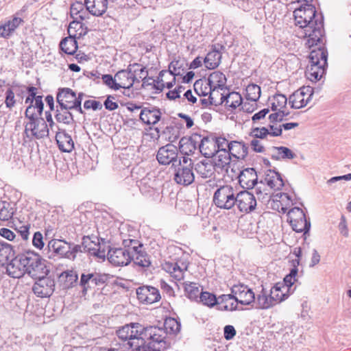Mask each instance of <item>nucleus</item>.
<instances>
[{"mask_svg":"<svg viewBox=\"0 0 351 351\" xmlns=\"http://www.w3.org/2000/svg\"><path fill=\"white\" fill-rule=\"evenodd\" d=\"M245 97L247 101L255 103L261 96V88L256 84H249L245 89Z\"/></svg>","mask_w":351,"mask_h":351,"instance_id":"3c124183","label":"nucleus"},{"mask_svg":"<svg viewBox=\"0 0 351 351\" xmlns=\"http://www.w3.org/2000/svg\"><path fill=\"white\" fill-rule=\"evenodd\" d=\"M78 279L76 271L73 270H66L62 272L59 276V280L62 284L63 289H67L77 282Z\"/></svg>","mask_w":351,"mask_h":351,"instance_id":"e433bc0d","label":"nucleus"},{"mask_svg":"<svg viewBox=\"0 0 351 351\" xmlns=\"http://www.w3.org/2000/svg\"><path fill=\"white\" fill-rule=\"evenodd\" d=\"M198 302H200L204 305L209 307H213L217 304L216 296L207 291H202L198 299Z\"/></svg>","mask_w":351,"mask_h":351,"instance_id":"5fc2aeb1","label":"nucleus"},{"mask_svg":"<svg viewBox=\"0 0 351 351\" xmlns=\"http://www.w3.org/2000/svg\"><path fill=\"white\" fill-rule=\"evenodd\" d=\"M84 3L78 1L73 3L71 6V16L75 19L79 14H82V11L84 8Z\"/></svg>","mask_w":351,"mask_h":351,"instance_id":"680f3d73","label":"nucleus"},{"mask_svg":"<svg viewBox=\"0 0 351 351\" xmlns=\"http://www.w3.org/2000/svg\"><path fill=\"white\" fill-rule=\"evenodd\" d=\"M117 337L129 339L132 351H163L169 345L162 327H143L138 323L126 324L117 331Z\"/></svg>","mask_w":351,"mask_h":351,"instance_id":"f257e3e1","label":"nucleus"},{"mask_svg":"<svg viewBox=\"0 0 351 351\" xmlns=\"http://www.w3.org/2000/svg\"><path fill=\"white\" fill-rule=\"evenodd\" d=\"M248 147L243 142H230L229 153L237 159H244L247 155Z\"/></svg>","mask_w":351,"mask_h":351,"instance_id":"72a5a7b5","label":"nucleus"},{"mask_svg":"<svg viewBox=\"0 0 351 351\" xmlns=\"http://www.w3.org/2000/svg\"><path fill=\"white\" fill-rule=\"evenodd\" d=\"M221 53L215 46L212 51L208 52L204 61L205 66L208 69H215L221 63Z\"/></svg>","mask_w":351,"mask_h":351,"instance_id":"c9c22d12","label":"nucleus"},{"mask_svg":"<svg viewBox=\"0 0 351 351\" xmlns=\"http://www.w3.org/2000/svg\"><path fill=\"white\" fill-rule=\"evenodd\" d=\"M14 255V251L10 244L0 242V264L4 265L10 258Z\"/></svg>","mask_w":351,"mask_h":351,"instance_id":"09e8293b","label":"nucleus"},{"mask_svg":"<svg viewBox=\"0 0 351 351\" xmlns=\"http://www.w3.org/2000/svg\"><path fill=\"white\" fill-rule=\"evenodd\" d=\"M222 301L228 302L235 299L237 302L248 305L255 302L254 293L247 286L243 285H234L231 289V294H224L219 297Z\"/></svg>","mask_w":351,"mask_h":351,"instance_id":"1a4fd4ad","label":"nucleus"},{"mask_svg":"<svg viewBox=\"0 0 351 351\" xmlns=\"http://www.w3.org/2000/svg\"><path fill=\"white\" fill-rule=\"evenodd\" d=\"M20 255L25 265V272L29 276L32 278L47 275L49 270L38 254L27 251Z\"/></svg>","mask_w":351,"mask_h":351,"instance_id":"20e7f679","label":"nucleus"},{"mask_svg":"<svg viewBox=\"0 0 351 351\" xmlns=\"http://www.w3.org/2000/svg\"><path fill=\"white\" fill-rule=\"evenodd\" d=\"M325 40L319 43L316 49H313L309 55V64L305 71L306 77L311 82L321 80L325 74L328 66V51L324 47Z\"/></svg>","mask_w":351,"mask_h":351,"instance_id":"7ed1b4c3","label":"nucleus"},{"mask_svg":"<svg viewBox=\"0 0 351 351\" xmlns=\"http://www.w3.org/2000/svg\"><path fill=\"white\" fill-rule=\"evenodd\" d=\"M215 161L214 165L221 169L228 167L231 160V155L228 151H221L215 153Z\"/></svg>","mask_w":351,"mask_h":351,"instance_id":"49530a36","label":"nucleus"},{"mask_svg":"<svg viewBox=\"0 0 351 351\" xmlns=\"http://www.w3.org/2000/svg\"><path fill=\"white\" fill-rule=\"evenodd\" d=\"M14 214V209L11 203L7 201H0V220L8 221Z\"/></svg>","mask_w":351,"mask_h":351,"instance_id":"8fccbe9b","label":"nucleus"},{"mask_svg":"<svg viewBox=\"0 0 351 351\" xmlns=\"http://www.w3.org/2000/svg\"><path fill=\"white\" fill-rule=\"evenodd\" d=\"M179 148L182 152L188 155L195 149V145L191 138L183 137L179 142Z\"/></svg>","mask_w":351,"mask_h":351,"instance_id":"6e6d98bb","label":"nucleus"},{"mask_svg":"<svg viewBox=\"0 0 351 351\" xmlns=\"http://www.w3.org/2000/svg\"><path fill=\"white\" fill-rule=\"evenodd\" d=\"M237 191L231 185H223L218 188L214 193L213 201L214 204L220 209L230 210L237 202Z\"/></svg>","mask_w":351,"mask_h":351,"instance_id":"0eeeda50","label":"nucleus"},{"mask_svg":"<svg viewBox=\"0 0 351 351\" xmlns=\"http://www.w3.org/2000/svg\"><path fill=\"white\" fill-rule=\"evenodd\" d=\"M236 205L241 212L250 213L255 210L257 200L254 194L247 191H243L237 192Z\"/></svg>","mask_w":351,"mask_h":351,"instance_id":"2eb2a0df","label":"nucleus"},{"mask_svg":"<svg viewBox=\"0 0 351 351\" xmlns=\"http://www.w3.org/2000/svg\"><path fill=\"white\" fill-rule=\"evenodd\" d=\"M313 95V88L312 87L309 86H303L289 96V104L292 108H302L310 102Z\"/></svg>","mask_w":351,"mask_h":351,"instance_id":"f8f14e48","label":"nucleus"},{"mask_svg":"<svg viewBox=\"0 0 351 351\" xmlns=\"http://www.w3.org/2000/svg\"><path fill=\"white\" fill-rule=\"evenodd\" d=\"M287 98L282 94H276L269 99L271 110H285L287 104Z\"/></svg>","mask_w":351,"mask_h":351,"instance_id":"c03bdc74","label":"nucleus"},{"mask_svg":"<svg viewBox=\"0 0 351 351\" xmlns=\"http://www.w3.org/2000/svg\"><path fill=\"white\" fill-rule=\"evenodd\" d=\"M46 276L32 277V278L37 279V281L33 285L32 291L38 297H49L55 290L56 284L54 279Z\"/></svg>","mask_w":351,"mask_h":351,"instance_id":"ddd939ff","label":"nucleus"},{"mask_svg":"<svg viewBox=\"0 0 351 351\" xmlns=\"http://www.w3.org/2000/svg\"><path fill=\"white\" fill-rule=\"evenodd\" d=\"M109 279V276L106 274L88 273L82 274L80 278V285L84 289L90 287V285H101Z\"/></svg>","mask_w":351,"mask_h":351,"instance_id":"6ab92c4d","label":"nucleus"},{"mask_svg":"<svg viewBox=\"0 0 351 351\" xmlns=\"http://www.w3.org/2000/svg\"><path fill=\"white\" fill-rule=\"evenodd\" d=\"M250 147L255 152L263 153L265 152L264 146L262 145L261 141L256 138H253L250 141Z\"/></svg>","mask_w":351,"mask_h":351,"instance_id":"338daca9","label":"nucleus"},{"mask_svg":"<svg viewBox=\"0 0 351 351\" xmlns=\"http://www.w3.org/2000/svg\"><path fill=\"white\" fill-rule=\"evenodd\" d=\"M195 170L202 178H210L215 175V165L210 160H203L195 165Z\"/></svg>","mask_w":351,"mask_h":351,"instance_id":"cd10ccee","label":"nucleus"},{"mask_svg":"<svg viewBox=\"0 0 351 351\" xmlns=\"http://www.w3.org/2000/svg\"><path fill=\"white\" fill-rule=\"evenodd\" d=\"M24 133L28 138L40 139L48 136L49 129L45 121L40 118L34 121L26 123Z\"/></svg>","mask_w":351,"mask_h":351,"instance_id":"4468645a","label":"nucleus"},{"mask_svg":"<svg viewBox=\"0 0 351 351\" xmlns=\"http://www.w3.org/2000/svg\"><path fill=\"white\" fill-rule=\"evenodd\" d=\"M254 302L256 304V307L261 309H267L275 306L271 297L269 296V293L263 288L260 293L257 295L256 300Z\"/></svg>","mask_w":351,"mask_h":351,"instance_id":"58836bf2","label":"nucleus"},{"mask_svg":"<svg viewBox=\"0 0 351 351\" xmlns=\"http://www.w3.org/2000/svg\"><path fill=\"white\" fill-rule=\"evenodd\" d=\"M275 112L269 114V119L271 122L281 121L284 117L289 115V112L285 110H274Z\"/></svg>","mask_w":351,"mask_h":351,"instance_id":"e2e57ef3","label":"nucleus"},{"mask_svg":"<svg viewBox=\"0 0 351 351\" xmlns=\"http://www.w3.org/2000/svg\"><path fill=\"white\" fill-rule=\"evenodd\" d=\"M139 67L138 64H130L126 70H121L115 74L116 87L114 90L120 88H130L133 86L136 81V75L137 69Z\"/></svg>","mask_w":351,"mask_h":351,"instance_id":"9b49d317","label":"nucleus"},{"mask_svg":"<svg viewBox=\"0 0 351 351\" xmlns=\"http://www.w3.org/2000/svg\"><path fill=\"white\" fill-rule=\"evenodd\" d=\"M271 151V158L277 160L293 159L296 156L289 148L283 146L273 147Z\"/></svg>","mask_w":351,"mask_h":351,"instance_id":"4c0bfd02","label":"nucleus"},{"mask_svg":"<svg viewBox=\"0 0 351 351\" xmlns=\"http://www.w3.org/2000/svg\"><path fill=\"white\" fill-rule=\"evenodd\" d=\"M239 182L243 189H252L256 184L258 176L253 168H246L241 171L239 175Z\"/></svg>","mask_w":351,"mask_h":351,"instance_id":"aec40b11","label":"nucleus"},{"mask_svg":"<svg viewBox=\"0 0 351 351\" xmlns=\"http://www.w3.org/2000/svg\"><path fill=\"white\" fill-rule=\"evenodd\" d=\"M48 247L56 254L67 258L70 248L69 242L64 240L52 239L49 242Z\"/></svg>","mask_w":351,"mask_h":351,"instance_id":"7c9ffc66","label":"nucleus"},{"mask_svg":"<svg viewBox=\"0 0 351 351\" xmlns=\"http://www.w3.org/2000/svg\"><path fill=\"white\" fill-rule=\"evenodd\" d=\"M130 245L131 247H135L134 250H131V254H132V261L135 265L143 267H149L151 262L147 253L143 249V245L138 240L132 239Z\"/></svg>","mask_w":351,"mask_h":351,"instance_id":"a211bd4d","label":"nucleus"},{"mask_svg":"<svg viewBox=\"0 0 351 351\" xmlns=\"http://www.w3.org/2000/svg\"><path fill=\"white\" fill-rule=\"evenodd\" d=\"M274 197V207L276 208L278 212L285 213L292 204V200L290 196L287 193H277Z\"/></svg>","mask_w":351,"mask_h":351,"instance_id":"473e14b6","label":"nucleus"},{"mask_svg":"<svg viewBox=\"0 0 351 351\" xmlns=\"http://www.w3.org/2000/svg\"><path fill=\"white\" fill-rule=\"evenodd\" d=\"M215 141L217 143L215 144V147L217 149V152L221 151H228L230 149V143L228 140L223 137H218L215 138Z\"/></svg>","mask_w":351,"mask_h":351,"instance_id":"052dcab7","label":"nucleus"},{"mask_svg":"<svg viewBox=\"0 0 351 351\" xmlns=\"http://www.w3.org/2000/svg\"><path fill=\"white\" fill-rule=\"evenodd\" d=\"M23 22V19L18 16H13L5 21L0 25V36L4 38H9Z\"/></svg>","mask_w":351,"mask_h":351,"instance_id":"393cba45","label":"nucleus"},{"mask_svg":"<svg viewBox=\"0 0 351 351\" xmlns=\"http://www.w3.org/2000/svg\"><path fill=\"white\" fill-rule=\"evenodd\" d=\"M179 323L173 318L167 319L165 321L164 328H162L166 332V336L168 333L175 334L180 330Z\"/></svg>","mask_w":351,"mask_h":351,"instance_id":"4d7b16f0","label":"nucleus"},{"mask_svg":"<svg viewBox=\"0 0 351 351\" xmlns=\"http://www.w3.org/2000/svg\"><path fill=\"white\" fill-rule=\"evenodd\" d=\"M291 293H292L289 291V288L287 286H285L279 282L271 289L269 296L271 297L272 301L276 305L288 298Z\"/></svg>","mask_w":351,"mask_h":351,"instance_id":"c85d7f7f","label":"nucleus"},{"mask_svg":"<svg viewBox=\"0 0 351 351\" xmlns=\"http://www.w3.org/2000/svg\"><path fill=\"white\" fill-rule=\"evenodd\" d=\"M174 180L181 185L188 186L192 184L195 180L193 171V160L186 156L180 157L178 163H173Z\"/></svg>","mask_w":351,"mask_h":351,"instance_id":"39448f33","label":"nucleus"},{"mask_svg":"<svg viewBox=\"0 0 351 351\" xmlns=\"http://www.w3.org/2000/svg\"><path fill=\"white\" fill-rule=\"evenodd\" d=\"M84 93H80L76 95L72 89L69 88H62L58 90L56 100L59 106L76 110L80 114H84L81 104Z\"/></svg>","mask_w":351,"mask_h":351,"instance_id":"6e6552de","label":"nucleus"},{"mask_svg":"<svg viewBox=\"0 0 351 351\" xmlns=\"http://www.w3.org/2000/svg\"><path fill=\"white\" fill-rule=\"evenodd\" d=\"M262 185H267L270 189L280 190L284 186L283 180L280 173L269 170L265 178L261 181Z\"/></svg>","mask_w":351,"mask_h":351,"instance_id":"5701e85b","label":"nucleus"},{"mask_svg":"<svg viewBox=\"0 0 351 351\" xmlns=\"http://www.w3.org/2000/svg\"><path fill=\"white\" fill-rule=\"evenodd\" d=\"M88 241V239L87 238H82V243L81 245H76L73 243H69L70 248L69 254H67V258L70 260H75L77 254L80 252H84V249L85 248H89L88 247L86 243Z\"/></svg>","mask_w":351,"mask_h":351,"instance_id":"de8ad7c7","label":"nucleus"},{"mask_svg":"<svg viewBox=\"0 0 351 351\" xmlns=\"http://www.w3.org/2000/svg\"><path fill=\"white\" fill-rule=\"evenodd\" d=\"M160 109L156 107H146L141 109L140 119L146 125H155L161 118Z\"/></svg>","mask_w":351,"mask_h":351,"instance_id":"4be33fe9","label":"nucleus"},{"mask_svg":"<svg viewBox=\"0 0 351 351\" xmlns=\"http://www.w3.org/2000/svg\"><path fill=\"white\" fill-rule=\"evenodd\" d=\"M221 100V104L234 110L242 104L243 99L239 93L232 92L226 96H222Z\"/></svg>","mask_w":351,"mask_h":351,"instance_id":"ea45409f","label":"nucleus"},{"mask_svg":"<svg viewBox=\"0 0 351 351\" xmlns=\"http://www.w3.org/2000/svg\"><path fill=\"white\" fill-rule=\"evenodd\" d=\"M183 286L185 295L191 300L198 302L202 293L201 287L197 283L192 282H184Z\"/></svg>","mask_w":351,"mask_h":351,"instance_id":"f704fd0d","label":"nucleus"},{"mask_svg":"<svg viewBox=\"0 0 351 351\" xmlns=\"http://www.w3.org/2000/svg\"><path fill=\"white\" fill-rule=\"evenodd\" d=\"M216 143L215 138L204 137L199 145V152L206 158H210L217 152Z\"/></svg>","mask_w":351,"mask_h":351,"instance_id":"2f4dec72","label":"nucleus"},{"mask_svg":"<svg viewBox=\"0 0 351 351\" xmlns=\"http://www.w3.org/2000/svg\"><path fill=\"white\" fill-rule=\"evenodd\" d=\"M287 221L292 229L297 232H304L306 234L311 228V222L306 219L302 209L294 207L287 212Z\"/></svg>","mask_w":351,"mask_h":351,"instance_id":"9d476101","label":"nucleus"},{"mask_svg":"<svg viewBox=\"0 0 351 351\" xmlns=\"http://www.w3.org/2000/svg\"><path fill=\"white\" fill-rule=\"evenodd\" d=\"M71 110V109L57 106L55 114L56 121L68 126L74 127L75 121L73 114L70 112Z\"/></svg>","mask_w":351,"mask_h":351,"instance_id":"c756f323","label":"nucleus"},{"mask_svg":"<svg viewBox=\"0 0 351 351\" xmlns=\"http://www.w3.org/2000/svg\"><path fill=\"white\" fill-rule=\"evenodd\" d=\"M15 94L16 92L12 88H8L5 92V105L9 110H12L16 104Z\"/></svg>","mask_w":351,"mask_h":351,"instance_id":"13d9d810","label":"nucleus"},{"mask_svg":"<svg viewBox=\"0 0 351 351\" xmlns=\"http://www.w3.org/2000/svg\"><path fill=\"white\" fill-rule=\"evenodd\" d=\"M194 90L199 96H206L213 95V90L207 80H198L194 85Z\"/></svg>","mask_w":351,"mask_h":351,"instance_id":"a18cd8bd","label":"nucleus"},{"mask_svg":"<svg viewBox=\"0 0 351 351\" xmlns=\"http://www.w3.org/2000/svg\"><path fill=\"white\" fill-rule=\"evenodd\" d=\"M56 140L62 152H71L74 149V142L71 136L64 130H59L56 132Z\"/></svg>","mask_w":351,"mask_h":351,"instance_id":"bb28decb","label":"nucleus"},{"mask_svg":"<svg viewBox=\"0 0 351 351\" xmlns=\"http://www.w3.org/2000/svg\"><path fill=\"white\" fill-rule=\"evenodd\" d=\"M162 267L175 280H180L183 279L184 271L187 270L188 265L184 263H181V265H180L178 263L166 262Z\"/></svg>","mask_w":351,"mask_h":351,"instance_id":"b1692460","label":"nucleus"},{"mask_svg":"<svg viewBox=\"0 0 351 351\" xmlns=\"http://www.w3.org/2000/svg\"><path fill=\"white\" fill-rule=\"evenodd\" d=\"M137 298L140 302L152 304L158 302L160 298L159 290L152 286H143L136 289Z\"/></svg>","mask_w":351,"mask_h":351,"instance_id":"f3484780","label":"nucleus"},{"mask_svg":"<svg viewBox=\"0 0 351 351\" xmlns=\"http://www.w3.org/2000/svg\"><path fill=\"white\" fill-rule=\"evenodd\" d=\"M269 131L266 127L254 128L252 129L250 136L256 138H265L268 136Z\"/></svg>","mask_w":351,"mask_h":351,"instance_id":"bf43d9fd","label":"nucleus"},{"mask_svg":"<svg viewBox=\"0 0 351 351\" xmlns=\"http://www.w3.org/2000/svg\"><path fill=\"white\" fill-rule=\"evenodd\" d=\"M132 239H125L123 241V247L110 248L107 257L108 261L115 267L128 265L132 260L131 250H134L135 247H131Z\"/></svg>","mask_w":351,"mask_h":351,"instance_id":"423d86ee","label":"nucleus"},{"mask_svg":"<svg viewBox=\"0 0 351 351\" xmlns=\"http://www.w3.org/2000/svg\"><path fill=\"white\" fill-rule=\"evenodd\" d=\"M83 238H87L88 239V241L86 243L88 247L89 248H85L84 249V252H88L91 254L98 256V257H104V255L100 254V252L99 250V243L98 242L99 239L97 237H94L93 239L95 240H92L91 238L89 236L84 237Z\"/></svg>","mask_w":351,"mask_h":351,"instance_id":"864d4df0","label":"nucleus"},{"mask_svg":"<svg viewBox=\"0 0 351 351\" xmlns=\"http://www.w3.org/2000/svg\"><path fill=\"white\" fill-rule=\"evenodd\" d=\"M24 266L21 255L19 254L8 263L6 272L12 278H19L26 274Z\"/></svg>","mask_w":351,"mask_h":351,"instance_id":"412c9836","label":"nucleus"},{"mask_svg":"<svg viewBox=\"0 0 351 351\" xmlns=\"http://www.w3.org/2000/svg\"><path fill=\"white\" fill-rule=\"evenodd\" d=\"M293 16L295 25L301 29L299 36L306 39L305 45L308 48L324 40L323 17L316 12L315 7L304 3L295 9Z\"/></svg>","mask_w":351,"mask_h":351,"instance_id":"f03ea898","label":"nucleus"},{"mask_svg":"<svg viewBox=\"0 0 351 351\" xmlns=\"http://www.w3.org/2000/svg\"><path fill=\"white\" fill-rule=\"evenodd\" d=\"M86 32L87 28L84 27L81 21L73 19V21L69 23L68 27V34L69 36L79 38L84 36Z\"/></svg>","mask_w":351,"mask_h":351,"instance_id":"37998d69","label":"nucleus"},{"mask_svg":"<svg viewBox=\"0 0 351 351\" xmlns=\"http://www.w3.org/2000/svg\"><path fill=\"white\" fill-rule=\"evenodd\" d=\"M60 47L61 50L66 54H74L77 49L76 38L69 35L68 37H66L61 40Z\"/></svg>","mask_w":351,"mask_h":351,"instance_id":"79ce46f5","label":"nucleus"},{"mask_svg":"<svg viewBox=\"0 0 351 351\" xmlns=\"http://www.w3.org/2000/svg\"><path fill=\"white\" fill-rule=\"evenodd\" d=\"M84 108L86 110H101L102 108V104L101 102L96 100H86L84 104Z\"/></svg>","mask_w":351,"mask_h":351,"instance_id":"69168bd1","label":"nucleus"},{"mask_svg":"<svg viewBox=\"0 0 351 351\" xmlns=\"http://www.w3.org/2000/svg\"><path fill=\"white\" fill-rule=\"evenodd\" d=\"M0 236L8 241H14L16 237V234L13 231L6 228H2L0 229Z\"/></svg>","mask_w":351,"mask_h":351,"instance_id":"774afa93","label":"nucleus"},{"mask_svg":"<svg viewBox=\"0 0 351 351\" xmlns=\"http://www.w3.org/2000/svg\"><path fill=\"white\" fill-rule=\"evenodd\" d=\"M156 158L160 164L164 165L171 163L172 167H173V163H178L180 160L177 147L171 144H167L159 148Z\"/></svg>","mask_w":351,"mask_h":351,"instance_id":"dca6fc26","label":"nucleus"},{"mask_svg":"<svg viewBox=\"0 0 351 351\" xmlns=\"http://www.w3.org/2000/svg\"><path fill=\"white\" fill-rule=\"evenodd\" d=\"M207 80L211 86L213 91H215L217 88L222 89L226 83V77L225 75L220 71H215L212 73Z\"/></svg>","mask_w":351,"mask_h":351,"instance_id":"a19ab883","label":"nucleus"},{"mask_svg":"<svg viewBox=\"0 0 351 351\" xmlns=\"http://www.w3.org/2000/svg\"><path fill=\"white\" fill-rule=\"evenodd\" d=\"M256 195L258 201L261 203H267L271 197V193L268 189L266 188L265 185H262L261 183L255 189Z\"/></svg>","mask_w":351,"mask_h":351,"instance_id":"603ef678","label":"nucleus"},{"mask_svg":"<svg viewBox=\"0 0 351 351\" xmlns=\"http://www.w3.org/2000/svg\"><path fill=\"white\" fill-rule=\"evenodd\" d=\"M108 1V0H84V4L90 14L99 16L106 12Z\"/></svg>","mask_w":351,"mask_h":351,"instance_id":"a878e982","label":"nucleus"},{"mask_svg":"<svg viewBox=\"0 0 351 351\" xmlns=\"http://www.w3.org/2000/svg\"><path fill=\"white\" fill-rule=\"evenodd\" d=\"M33 245L38 248L42 249L44 246L43 237V234L40 232H36L34 233L33 239H32Z\"/></svg>","mask_w":351,"mask_h":351,"instance_id":"0e129e2a","label":"nucleus"}]
</instances>
